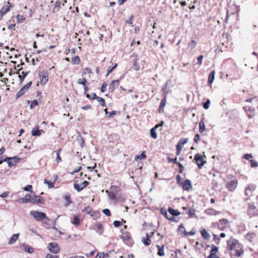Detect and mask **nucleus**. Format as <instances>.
Listing matches in <instances>:
<instances>
[{"label":"nucleus","mask_w":258,"mask_h":258,"mask_svg":"<svg viewBox=\"0 0 258 258\" xmlns=\"http://www.w3.org/2000/svg\"><path fill=\"white\" fill-rule=\"evenodd\" d=\"M227 245L230 251L231 256H239L241 255V251L239 249L240 244L236 239L231 238L227 241Z\"/></svg>","instance_id":"nucleus-1"},{"label":"nucleus","mask_w":258,"mask_h":258,"mask_svg":"<svg viewBox=\"0 0 258 258\" xmlns=\"http://www.w3.org/2000/svg\"><path fill=\"white\" fill-rule=\"evenodd\" d=\"M30 214L37 221H40L46 220L47 221H49L50 220V219L46 216V214L42 212L33 210L30 211Z\"/></svg>","instance_id":"nucleus-2"},{"label":"nucleus","mask_w":258,"mask_h":258,"mask_svg":"<svg viewBox=\"0 0 258 258\" xmlns=\"http://www.w3.org/2000/svg\"><path fill=\"white\" fill-rule=\"evenodd\" d=\"M20 160V159L17 156L6 157L4 159H3V157L1 156L0 157V164H2L3 162H7L8 164V166L11 167L18 162Z\"/></svg>","instance_id":"nucleus-3"},{"label":"nucleus","mask_w":258,"mask_h":258,"mask_svg":"<svg viewBox=\"0 0 258 258\" xmlns=\"http://www.w3.org/2000/svg\"><path fill=\"white\" fill-rule=\"evenodd\" d=\"M32 84V82L30 81L29 82L27 83L25 85H24L22 88H21L16 94V99H18L21 96L25 94L26 92L28 90L29 88L31 87Z\"/></svg>","instance_id":"nucleus-4"},{"label":"nucleus","mask_w":258,"mask_h":258,"mask_svg":"<svg viewBox=\"0 0 258 258\" xmlns=\"http://www.w3.org/2000/svg\"><path fill=\"white\" fill-rule=\"evenodd\" d=\"M89 184V182L86 180L83 181L80 184L78 183V181H74V187L78 192L82 191L84 188Z\"/></svg>","instance_id":"nucleus-5"},{"label":"nucleus","mask_w":258,"mask_h":258,"mask_svg":"<svg viewBox=\"0 0 258 258\" xmlns=\"http://www.w3.org/2000/svg\"><path fill=\"white\" fill-rule=\"evenodd\" d=\"M47 248L50 252L54 254L58 253L60 250L58 244L56 242H50L48 243Z\"/></svg>","instance_id":"nucleus-6"},{"label":"nucleus","mask_w":258,"mask_h":258,"mask_svg":"<svg viewBox=\"0 0 258 258\" xmlns=\"http://www.w3.org/2000/svg\"><path fill=\"white\" fill-rule=\"evenodd\" d=\"M194 159L196 161L197 164L200 169H201L206 163V161L203 160V156L200 155L199 153L195 155Z\"/></svg>","instance_id":"nucleus-7"},{"label":"nucleus","mask_w":258,"mask_h":258,"mask_svg":"<svg viewBox=\"0 0 258 258\" xmlns=\"http://www.w3.org/2000/svg\"><path fill=\"white\" fill-rule=\"evenodd\" d=\"M39 76L41 85L45 84L48 80L47 71L45 70H43L39 73Z\"/></svg>","instance_id":"nucleus-8"},{"label":"nucleus","mask_w":258,"mask_h":258,"mask_svg":"<svg viewBox=\"0 0 258 258\" xmlns=\"http://www.w3.org/2000/svg\"><path fill=\"white\" fill-rule=\"evenodd\" d=\"M255 189V185L253 184H249L245 188V195L247 197L252 196L253 192Z\"/></svg>","instance_id":"nucleus-9"},{"label":"nucleus","mask_w":258,"mask_h":258,"mask_svg":"<svg viewBox=\"0 0 258 258\" xmlns=\"http://www.w3.org/2000/svg\"><path fill=\"white\" fill-rule=\"evenodd\" d=\"M180 186L182 187L183 190L186 191H189L192 188L191 181L189 179L184 180Z\"/></svg>","instance_id":"nucleus-10"},{"label":"nucleus","mask_w":258,"mask_h":258,"mask_svg":"<svg viewBox=\"0 0 258 258\" xmlns=\"http://www.w3.org/2000/svg\"><path fill=\"white\" fill-rule=\"evenodd\" d=\"M44 202V200L43 197L40 196H36L34 195L32 196V199L31 201V203L33 204H43Z\"/></svg>","instance_id":"nucleus-11"},{"label":"nucleus","mask_w":258,"mask_h":258,"mask_svg":"<svg viewBox=\"0 0 258 258\" xmlns=\"http://www.w3.org/2000/svg\"><path fill=\"white\" fill-rule=\"evenodd\" d=\"M248 214L250 215V216H255V215H257V211L254 204L252 203H248Z\"/></svg>","instance_id":"nucleus-12"},{"label":"nucleus","mask_w":258,"mask_h":258,"mask_svg":"<svg viewBox=\"0 0 258 258\" xmlns=\"http://www.w3.org/2000/svg\"><path fill=\"white\" fill-rule=\"evenodd\" d=\"M237 181L235 180H232L228 182L227 184V187L230 191L234 190L237 186Z\"/></svg>","instance_id":"nucleus-13"},{"label":"nucleus","mask_w":258,"mask_h":258,"mask_svg":"<svg viewBox=\"0 0 258 258\" xmlns=\"http://www.w3.org/2000/svg\"><path fill=\"white\" fill-rule=\"evenodd\" d=\"M119 80H115L111 82L110 84L109 85L108 90L110 92H113L115 88L117 87L119 85Z\"/></svg>","instance_id":"nucleus-14"},{"label":"nucleus","mask_w":258,"mask_h":258,"mask_svg":"<svg viewBox=\"0 0 258 258\" xmlns=\"http://www.w3.org/2000/svg\"><path fill=\"white\" fill-rule=\"evenodd\" d=\"M42 132V130H39V126L36 125L32 128L31 135L32 136H39L41 135V132Z\"/></svg>","instance_id":"nucleus-15"},{"label":"nucleus","mask_w":258,"mask_h":258,"mask_svg":"<svg viewBox=\"0 0 258 258\" xmlns=\"http://www.w3.org/2000/svg\"><path fill=\"white\" fill-rule=\"evenodd\" d=\"M121 238L122 239L123 241H124L126 243L129 242L131 239V236L130 233L128 231H125V232L122 233Z\"/></svg>","instance_id":"nucleus-16"},{"label":"nucleus","mask_w":258,"mask_h":258,"mask_svg":"<svg viewBox=\"0 0 258 258\" xmlns=\"http://www.w3.org/2000/svg\"><path fill=\"white\" fill-rule=\"evenodd\" d=\"M32 199V196L28 194L25 196L24 198L20 199L19 201L22 203H27L28 202L31 203Z\"/></svg>","instance_id":"nucleus-17"},{"label":"nucleus","mask_w":258,"mask_h":258,"mask_svg":"<svg viewBox=\"0 0 258 258\" xmlns=\"http://www.w3.org/2000/svg\"><path fill=\"white\" fill-rule=\"evenodd\" d=\"M93 229L100 235H102L103 232V225L100 223H98L96 226H94Z\"/></svg>","instance_id":"nucleus-18"},{"label":"nucleus","mask_w":258,"mask_h":258,"mask_svg":"<svg viewBox=\"0 0 258 258\" xmlns=\"http://www.w3.org/2000/svg\"><path fill=\"white\" fill-rule=\"evenodd\" d=\"M212 249L210 251V255L207 257V258H212L213 256L216 255V253L218 252L219 247L212 244Z\"/></svg>","instance_id":"nucleus-19"},{"label":"nucleus","mask_w":258,"mask_h":258,"mask_svg":"<svg viewBox=\"0 0 258 258\" xmlns=\"http://www.w3.org/2000/svg\"><path fill=\"white\" fill-rule=\"evenodd\" d=\"M139 60V57L137 55L135 56V58L133 60V69L136 70L138 71L140 68V66L138 62Z\"/></svg>","instance_id":"nucleus-20"},{"label":"nucleus","mask_w":258,"mask_h":258,"mask_svg":"<svg viewBox=\"0 0 258 258\" xmlns=\"http://www.w3.org/2000/svg\"><path fill=\"white\" fill-rule=\"evenodd\" d=\"M21 245L24 247V250L25 251L28 253H32L34 252V248L28 245L23 243L21 244Z\"/></svg>","instance_id":"nucleus-21"},{"label":"nucleus","mask_w":258,"mask_h":258,"mask_svg":"<svg viewBox=\"0 0 258 258\" xmlns=\"http://www.w3.org/2000/svg\"><path fill=\"white\" fill-rule=\"evenodd\" d=\"M92 97L93 98H96V99L99 102L101 106H106L105 100L103 98L97 96L96 93L93 94Z\"/></svg>","instance_id":"nucleus-22"},{"label":"nucleus","mask_w":258,"mask_h":258,"mask_svg":"<svg viewBox=\"0 0 258 258\" xmlns=\"http://www.w3.org/2000/svg\"><path fill=\"white\" fill-rule=\"evenodd\" d=\"M166 99L162 98L159 107L158 109V111L159 113H162L164 111V108L166 105Z\"/></svg>","instance_id":"nucleus-23"},{"label":"nucleus","mask_w":258,"mask_h":258,"mask_svg":"<svg viewBox=\"0 0 258 258\" xmlns=\"http://www.w3.org/2000/svg\"><path fill=\"white\" fill-rule=\"evenodd\" d=\"M182 209L186 211V213L189 215L190 218L197 217L195 213L194 212H192L189 208L183 207H182Z\"/></svg>","instance_id":"nucleus-24"},{"label":"nucleus","mask_w":258,"mask_h":258,"mask_svg":"<svg viewBox=\"0 0 258 258\" xmlns=\"http://www.w3.org/2000/svg\"><path fill=\"white\" fill-rule=\"evenodd\" d=\"M19 236V234H14L10 238L9 244L11 245L16 242Z\"/></svg>","instance_id":"nucleus-25"},{"label":"nucleus","mask_w":258,"mask_h":258,"mask_svg":"<svg viewBox=\"0 0 258 258\" xmlns=\"http://www.w3.org/2000/svg\"><path fill=\"white\" fill-rule=\"evenodd\" d=\"M146 237L142 238V241L144 244L145 245L149 246L151 244V241L149 239L150 236L148 233H146Z\"/></svg>","instance_id":"nucleus-26"},{"label":"nucleus","mask_w":258,"mask_h":258,"mask_svg":"<svg viewBox=\"0 0 258 258\" xmlns=\"http://www.w3.org/2000/svg\"><path fill=\"white\" fill-rule=\"evenodd\" d=\"M168 211L169 213L173 216H177L181 214V212L178 210H175L172 208H169Z\"/></svg>","instance_id":"nucleus-27"},{"label":"nucleus","mask_w":258,"mask_h":258,"mask_svg":"<svg viewBox=\"0 0 258 258\" xmlns=\"http://www.w3.org/2000/svg\"><path fill=\"white\" fill-rule=\"evenodd\" d=\"M201 233L203 237L206 240H209L211 238V235L206 231L205 229H203L201 231Z\"/></svg>","instance_id":"nucleus-28"},{"label":"nucleus","mask_w":258,"mask_h":258,"mask_svg":"<svg viewBox=\"0 0 258 258\" xmlns=\"http://www.w3.org/2000/svg\"><path fill=\"white\" fill-rule=\"evenodd\" d=\"M255 236L256 234L253 232L248 233L245 236V239L251 242L252 241V239H253Z\"/></svg>","instance_id":"nucleus-29"},{"label":"nucleus","mask_w":258,"mask_h":258,"mask_svg":"<svg viewBox=\"0 0 258 258\" xmlns=\"http://www.w3.org/2000/svg\"><path fill=\"white\" fill-rule=\"evenodd\" d=\"M215 71H212L210 73L209 77H208V83L209 84H211L215 79Z\"/></svg>","instance_id":"nucleus-30"},{"label":"nucleus","mask_w":258,"mask_h":258,"mask_svg":"<svg viewBox=\"0 0 258 258\" xmlns=\"http://www.w3.org/2000/svg\"><path fill=\"white\" fill-rule=\"evenodd\" d=\"M249 163L252 168H255L258 166V163L253 159H250V160H249L248 163H246V162H244V165H248Z\"/></svg>","instance_id":"nucleus-31"},{"label":"nucleus","mask_w":258,"mask_h":258,"mask_svg":"<svg viewBox=\"0 0 258 258\" xmlns=\"http://www.w3.org/2000/svg\"><path fill=\"white\" fill-rule=\"evenodd\" d=\"M205 130V124L204 121V118L202 119L199 122V132L201 133L204 132Z\"/></svg>","instance_id":"nucleus-32"},{"label":"nucleus","mask_w":258,"mask_h":258,"mask_svg":"<svg viewBox=\"0 0 258 258\" xmlns=\"http://www.w3.org/2000/svg\"><path fill=\"white\" fill-rule=\"evenodd\" d=\"M64 199L66 200V203L64 204V206L65 207H68L72 203V201L71 200V198H70V195L69 193L66 194L65 195V197H64Z\"/></svg>","instance_id":"nucleus-33"},{"label":"nucleus","mask_w":258,"mask_h":258,"mask_svg":"<svg viewBox=\"0 0 258 258\" xmlns=\"http://www.w3.org/2000/svg\"><path fill=\"white\" fill-rule=\"evenodd\" d=\"M158 248V255L160 256H163L165 255V253L164 251V245H162L161 246H159V245H157L156 246Z\"/></svg>","instance_id":"nucleus-34"},{"label":"nucleus","mask_w":258,"mask_h":258,"mask_svg":"<svg viewBox=\"0 0 258 258\" xmlns=\"http://www.w3.org/2000/svg\"><path fill=\"white\" fill-rule=\"evenodd\" d=\"M29 73V71L27 72H22V75H19L18 77L20 80V84H22L23 81L24 80L26 77Z\"/></svg>","instance_id":"nucleus-35"},{"label":"nucleus","mask_w":258,"mask_h":258,"mask_svg":"<svg viewBox=\"0 0 258 258\" xmlns=\"http://www.w3.org/2000/svg\"><path fill=\"white\" fill-rule=\"evenodd\" d=\"M157 129L155 128L154 127L152 128L150 130V136L151 137H152L154 139H156L157 138V135L156 132V130Z\"/></svg>","instance_id":"nucleus-36"},{"label":"nucleus","mask_w":258,"mask_h":258,"mask_svg":"<svg viewBox=\"0 0 258 258\" xmlns=\"http://www.w3.org/2000/svg\"><path fill=\"white\" fill-rule=\"evenodd\" d=\"M83 212H85L87 214L91 215V216L93 217L94 216V212H92L91 208L90 206H88L86 207L83 210Z\"/></svg>","instance_id":"nucleus-37"},{"label":"nucleus","mask_w":258,"mask_h":258,"mask_svg":"<svg viewBox=\"0 0 258 258\" xmlns=\"http://www.w3.org/2000/svg\"><path fill=\"white\" fill-rule=\"evenodd\" d=\"M72 223L75 225H79L80 223V219L78 216H75L73 217V220L72 221Z\"/></svg>","instance_id":"nucleus-38"},{"label":"nucleus","mask_w":258,"mask_h":258,"mask_svg":"<svg viewBox=\"0 0 258 258\" xmlns=\"http://www.w3.org/2000/svg\"><path fill=\"white\" fill-rule=\"evenodd\" d=\"M146 158V155L145 152H143L140 155H137L135 157V160L138 161L139 160L144 159Z\"/></svg>","instance_id":"nucleus-39"},{"label":"nucleus","mask_w":258,"mask_h":258,"mask_svg":"<svg viewBox=\"0 0 258 258\" xmlns=\"http://www.w3.org/2000/svg\"><path fill=\"white\" fill-rule=\"evenodd\" d=\"M197 45V43L194 40L190 41L187 44V48L188 49H192L196 47Z\"/></svg>","instance_id":"nucleus-40"},{"label":"nucleus","mask_w":258,"mask_h":258,"mask_svg":"<svg viewBox=\"0 0 258 258\" xmlns=\"http://www.w3.org/2000/svg\"><path fill=\"white\" fill-rule=\"evenodd\" d=\"M80 61V58L77 56H75L72 58V63L73 64H78Z\"/></svg>","instance_id":"nucleus-41"},{"label":"nucleus","mask_w":258,"mask_h":258,"mask_svg":"<svg viewBox=\"0 0 258 258\" xmlns=\"http://www.w3.org/2000/svg\"><path fill=\"white\" fill-rule=\"evenodd\" d=\"M106 115H107L108 117H112L113 115H116L117 113V111L112 110L111 112H109L107 111V109L104 110Z\"/></svg>","instance_id":"nucleus-42"},{"label":"nucleus","mask_w":258,"mask_h":258,"mask_svg":"<svg viewBox=\"0 0 258 258\" xmlns=\"http://www.w3.org/2000/svg\"><path fill=\"white\" fill-rule=\"evenodd\" d=\"M117 66V64L115 63L112 67H109L108 68L107 70V73L106 76H108Z\"/></svg>","instance_id":"nucleus-43"},{"label":"nucleus","mask_w":258,"mask_h":258,"mask_svg":"<svg viewBox=\"0 0 258 258\" xmlns=\"http://www.w3.org/2000/svg\"><path fill=\"white\" fill-rule=\"evenodd\" d=\"M196 233L195 230L192 229L190 232H186L185 230L183 231V236L194 235Z\"/></svg>","instance_id":"nucleus-44"},{"label":"nucleus","mask_w":258,"mask_h":258,"mask_svg":"<svg viewBox=\"0 0 258 258\" xmlns=\"http://www.w3.org/2000/svg\"><path fill=\"white\" fill-rule=\"evenodd\" d=\"M185 230L184 226L183 224H181L178 228V231L180 233L181 236H184L183 235V231Z\"/></svg>","instance_id":"nucleus-45"},{"label":"nucleus","mask_w":258,"mask_h":258,"mask_svg":"<svg viewBox=\"0 0 258 258\" xmlns=\"http://www.w3.org/2000/svg\"><path fill=\"white\" fill-rule=\"evenodd\" d=\"M44 183H46L48 185V187L49 188H52L54 187V183L51 181L48 180L46 179H44Z\"/></svg>","instance_id":"nucleus-46"},{"label":"nucleus","mask_w":258,"mask_h":258,"mask_svg":"<svg viewBox=\"0 0 258 258\" xmlns=\"http://www.w3.org/2000/svg\"><path fill=\"white\" fill-rule=\"evenodd\" d=\"M162 91L163 92V96L164 97L163 98L166 99L167 96V94H168V91L167 90V85H165V86L162 88Z\"/></svg>","instance_id":"nucleus-47"},{"label":"nucleus","mask_w":258,"mask_h":258,"mask_svg":"<svg viewBox=\"0 0 258 258\" xmlns=\"http://www.w3.org/2000/svg\"><path fill=\"white\" fill-rule=\"evenodd\" d=\"M87 83V80L85 78H82V79H80L77 81V84H81L83 86H85Z\"/></svg>","instance_id":"nucleus-48"},{"label":"nucleus","mask_w":258,"mask_h":258,"mask_svg":"<svg viewBox=\"0 0 258 258\" xmlns=\"http://www.w3.org/2000/svg\"><path fill=\"white\" fill-rule=\"evenodd\" d=\"M210 100L207 99V101L203 103V107L205 109H208L210 107Z\"/></svg>","instance_id":"nucleus-49"},{"label":"nucleus","mask_w":258,"mask_h":258,"mask_svg":"<svg viewBox=\"0 0 258 258\" xmlns=\"http://www.w3.org/2000/svg\"><path fill=\"white\" fill-rule=\"evenodd\" d=\"M243 158L249 161L250 159H253V157L251 154H245L243 156Z\"/></svg>","instance_id":"nucleus-50"},{"label":"nucleus","mask_w":258,"mask_h":258,"mask_svg":"<svg viewBox=\"0 0 258 258\" xmlns=\"http://www.w3.org/2000/svg\"><path fill=\"white\" fill-rule=\"evenodd\" d=\"M37 105H38V102L37 100L35 99V100H33L32 101V102H31V104H30V108L31 109H33V108H34L35 106H37Z\"/></svg>","instance_id":"nucleus-51"},{"label":"nucleus","mask_w":258,"mask_h":258,"mask_svg":"<svg viewBox=\"0 0 258 258\" xmlns=\"http://www.w3.org/2000/svg\"><path fill=\"white\" fill-rule=\"evenodd\" d=\"M167 160L169 162H172V163H173L174 164H178V163H179V162H178L177 161V158H172L170 157H167Z\"/></svg>","instance_id":"nucleus-52"},{"label":"nucleus","mask_w":258,"mask_h":258,"mask_svg":"<svg viewBox=\"0 0 258 258\" xmlns=\"http://www.w3.org/2000/svg\"><path fill=\"white\" fill-rule=\"evenodd\" d=\"M188 141V138H181L178 141V143L181 145H184L185 144L187 143Z\"/></svg>","instance_id":"nucleus-53"},{"label":"nucleus","mask_w":258,"mask_h":258,"mask_svg":"<svg viewBox=\"0 0 258 258\" xmlns=\"http://www.w3.org/2000/svg\"><path fill=\"white\" fill-rule=\"evenodd\" d=\"M17 19L19 23H22L25 20L24 17L20 15H18L17 16Z\"/></svg>","instance_id":"nucleus-54"},{"label":"nucleus","mask_w":258,"mask_h":258,"mask_svg":"<svg viewBox=\"0 0 258 258\" xmlns=\"http://www.w3.org/2000/svg\"><path fill=\"white\" fill-rule=\"evenodd\" d=\"M215 210L212 209H208L205 210V213L208 215H212L214 214Z\"/></svg>","instance_id":"nucleus-55"},{"label":"nucleus","mask_w":258,"mask_h":258,"mask_svg":"<svg viewBox=\"0 0 258 258\" xmlns=\"http://www.w3.org/2000/svg\"><path fill=\"white\" fill-rule=\"evenodd\" d=\"M176 182H177V184L180 186V185L181 184V183H182V182L181 181V180H182L181 177L180 176V175L178 174L176 176Z\"/></svg>","instance_id":"nucleus-56"},{"label":"nucleus","mask_w":258,"mask_h":258,"mask_svg":"<svg viewBox=\"0 0 258 258\" xmlns=\"http://www.w3.org/2000/svg\"><path fill=\"white\" fill-rule=\"evenodd\" d=\"M60 5H61V2L59 1H56L55 3L54 10L55 9H57V10L58 11L60 8Z\"/></svg>","instance_id":"nucleus-57"},{"label":"nucleus","mask_w":258,"mask_h":258,"mask_svg":"<svg viewBox=\"0 0 258 258\" xmlns=\"http://www.w3.org/2000/svg\"><path fill=\"white\" fill-rule=\"evenodd\" d=\"M102 212L107 216H110L111 215V213L110 210L108 209H104L103 210Z\"/></svg>","instance_id":"nucleus-58"},{"label":"nucleus","mask_w":258,"mask_h":258,"mask_svg":"<svg viewBox=\"0 0 258 258\" xmlns=\"http://www.w3.org/2000/svg\"><path fill=\"white\" fill-rule=\"evenodd\" d=\"M177 165L179 167V172L180 173H182L184 171V167L180 162L178 163Z\"/></svg>","instance_id":"nucleus-59"},{"label":"nucleus","mask_w":258,"mask_h":258,"mask_svg":"<svg viewBox=\"0 0 258 258\" xmlns=\"http://www.w3.org/2000/svg\"><path fill=\"white\" fill-rule=\"evenodd\" d=\"M121 222L119 221L116 220L113 222V225L115 227H119L121 225Z\"/></svg>","instance_id":"nucleus-60"},{"label":"nucleus","mask_w":258,"mask_h":258,"mask_svg":"<svg viewBox=\"0 0 258 258\" xmlns=\"http://www.w3.org/2000/svg\"><path fill=\"white\" fill-rule=\"evenodd\" d=\"M107 86V84L105 83H104L101 87V89H100L101 92H104L106 91Z\"/></svg>","instance_id":"nucleus-61"},{"label":"nucleus","mask_w":258,"mask_h":258,"mask_svg":"<svg viewBox=\"0 0 258 258\" xmlns=\"http://www.w3.org/2000/svg\"><path fill=\"white\" fill-rule=\"evenodd\" d=\"M108 197L111 200H115L116 199L115 194L112 191L109 193Z\"/></svg>","instance_id":"nucleus-62"},{"label":"nucleus","mask_w":258,"mask_h":258,"mask_svg":"<svg viewBox=\"0 0 258 258\" xmlns=\"http://www.w3.org/2000/svg\"><path fill=\"white\" fill-rule=\"evenodd\" d=\"M32 189V186L31 185H27L23 188V189L25 191H31Z\"/></svg>","instance_id":"nucleus-63"},{"label":"nucleus","mask_w":258,"mask_h":258,"mask_svg":"<svg viewBox=\"0 0 258 258\" xmlns=\"http://www.w3.org/2000/svg\"><path fill=\"white\" fill-rule=\"evenodd\" d=\"M45 258H59V257L57 255H53L52 254L48 253Z\"/></svg>","instance_id":"nucleus-64"}]
</instances>
